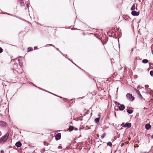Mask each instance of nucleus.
<instances>
[{
	"label": "nucleus",
	"instance_id": "nucleus-1",
	"mask_svg": "<svg viewBox=\"0 0 153 153\" xmlns=\"http://www.w3.org/2000/svg\"><path fill=\"white\" fill-rule=\"evenodd\" d=\"M8 135L9 134L7 133L4 136L2 137L0 139V143H3L5 142L8 138Z\"/></svg>",
	"mask_w": 153,
	"mask_h": 153
},
{
	"label": "nucleus",
	"instance_id": "nucleus-2",
	"mask_svg": "<svg viewBox=\"0 0 153 153\" xmlns=\"http://www.w3.org/2000/svg\"><path fill=\"white\" fill-rule=\"evenodd\" d=\"M127 99L130 101H132L134 99V97L132 96V94L129 93H127L126 95Z\"/></svg>",
	"mask_w": 153,
	"mask_h": 153
},
{
	"label": "nucleus",
	"instance_id": "nucleus-3",
	"mask_svg": "<svg viewBox=\"0 0 153 153\" xmlns=\"http://www.w3.org/2000/svg\"><path fill=\"white\" fill-rule=\"evenodd\" d=\"M131 123H127L125 124L124 123H123L121 124V126L124 127H127L129 128L131 127Z\"/></svg>",
	"mask_w": 153,
	"mask_h": 153
},
{
	"label": "nucleus",
	"instance_id": "nucleus-4",
	"mask_svg": "<svg viewBox=\"0 0 153 153\" xmlns=\"http://www.w3.org/2000/svg\"><path fill=\"white\" fill-rule=\"evenodd\" d=\"M119 106V108L121 111H123L125 109V106L124 105H121L119 103L117 102Z\"/></svg>",
	"mask_w": 153,
	"mask_h": 153
},
{
	"label": "nucleus",
	"instance_id": "nucleus-5",
	"mask_svg": "<svg viewBox=\"0 0 153 153\" xmlns=\"http://www.w3.org/2000/svg\"><path fill=\"white\" fill-rule=\"evenodd\" d=\"M139 12H136L135 10H133L131 12V15L133 16H138L139 15Z\"/></svg>",
	"mask_w": 153,
	"mask_h": 153
},
{
	"label": "nucleus",
	"instance_id": "nucleus-6",
	"mask_svg": "<svg viewBox=\"0 0 153 153\" xmlns=\"http://www.w3.org/2000/svg\"><path fill=\"white\" fill-rule=\"evenodd\" d=\"M61 137V134L60 133H58L56 134L55 136V138L56 140H59Z\"/></svg>",
	"mask_w": 153,
	"mask_h": 153
},
{
	"label": "nucleus",
	"instance_id": "nucleus-7",
	"mask_svg": "<svg viewBox=\"0 0 153 153\" xmlns=\"http://www.w3.org/2000/svg\"><path fill=\"white\" fill-rule=\"evenodd\" d=\"M0 125L2 127H4L6 126V123L4 121H0Z\"/></svg>",
	"mask_w": 153,
	"mask_h": 153
},
{
	"label": "nucleus",
	"instance_id": "nucleus-8",
	"mask_svg": "<svg viewBox=\"0 0 153 153\" xmlns=\"http://www.w3.org/2000/svg\"><path fill=\"white\" fill-rule=\"evenodd\" d=\"M15 145L16 147H19L21 146L22 144L20 142H17L16 143Z\"/></svg>",
	"mask_w": 153,
	"mask_h": 153
},
{
	"label": "nucleus",
	"instance_id": "nucleus-9",
	"mask_svg": "<svg viewBox=\"0 0 153 153\" xmlns=\"http://www.w3.org/2000/svg\"><path fill=\"white\" fill-rule=\"evenodd\" d=\"M135 91H136V93L141 98H142V96L140 94V92L139 91L137 90V89H135Z\"/></svg>",
	"mask_w": 153,
	"mask_h": 153
},
{
	"label": "nucleus",
	"instance_id": "nucleus-10",
	"mask_svg": "<svg viewBox=\"0 0 153 153\" xmlns=\"http://www.w3.org/2000/svg\"><path fill=\"white\" fill-rule=\"evenodd\" d=\"M151 127V126L149 124H147L145 125V128L147 130L149 129Z\"/></svg>",
	"mask_w": 153,
	"mask_h": 153
},
{
	"label": "nucleus",
	"instance_id": "nucleus-11",
	"mask_svg": "<svg viewBox=\"0 0 153 153\" xmlns=\"http://www.w3.org/2000/svg\"><path fill=\"white\" fill-rule=\"evenodd\" d=\"M1 14H5V15H9V16H15V15H13L12 14H9V13H5V12H4V13H0Z\"/></svg>",
	"mask_w": 153,
	"mask_h": 153
},
{
	"label": "nucleus",
	"instance_id": "nucleus-12",
	"mask_svg": "<svg viewBox=\"0 0 153 153\" xmlns=\"http://www.w3.org/2000/svg\"><path fill=\"white\" fill-rule=\"evenodd\" d=\"M100 117L97 118H96V119H95L94 120L95 122L96 123H98L100 120Z\"/></svg>",
	"mask_w": 153,
	"mask_h": 153
},
{
	"label": "nucleus",
	"instance_id": "nucleus-13",
	"mask_svg": "<svg viewBox=\"0 0 153 153\" xmlns=\"http://www.w3.org/2000/svg\"><path fill=\"white\" fill-rule=\"evenodd\" d=\"M33 50V48L31 47H29L27 49V52H29L30 51H32Z\"/></svg>",
	"mask_w": 153,
	"mask_h": 153
},
{
	"label": "nucleus",
	"instance_id": "nucleus-14",
	"mask_svg": "<svg viewBox=\"0 0 153 153\" xmlns=\"http://www.w3.org/2000/svg\"><path fill=\"white\" fill-rule=\"evenodd\" d=\"M148 62V61L147 59H144L142 60L143 63L144 64L147 63Z\"/></svg>",
	"mask_w": 153,
	"mask_h": 153
},
{
	"label": "nucleus",
	"instance_id": "nucleus-15",
	"mask_svg": "<svg viewBox=\"0 0 153 153\" xmlns=\"http://www.w3.org/2000/svg\"><path fill=\"white\" fill-rule=\"evenodd\" d=\"M135 9V5L134 4L133 6L131 7V10H134Z\"/></svg>",
	"mask_w": 153,
	"mask_h": 153
},
{
	"label": "nucleus",
	"instance_id": "nucleus-16",
	"mask_svg": "<svg viewBox=\"0 0 153 153\" xmlns=\"http://www.w3.org/2000/svg\"><path fill=\"white\" fill-rule=\"evenodd\" d=\"M133 111L131 110L128 109L127 110V112L128 114H131L132 113Z\"/></svg>",
	"mask_w": 153,
	"mask_h": 153
},
{
	"label": "nucleus",
	"instance_id": "nucleus-17",
	"mask_svg": "<svg viewBox=\"0 0 153 153\" xmlns=\"http://www.w3.org/2000/svg\"><path fill=\"white\" fill-rule=\"evenodd\" d=\"M20 4L21 6H24V1L23 0H21L20 2Z\"/></svg>",
	"mask_w": 153,
	"mask_h": 153
},
{
	"label": "nucleus",
	"instance_id": "nucleus-18",
	"mask_svg": "<svg viewBox=\"0 0 153 153\" xmlns=\"http://www.w3.org/2000/svg\"><path fill=\"white\" fill-rule=\"evenodd\" d=\"M105 41H106V42H105V43L103 42H102V41L101 40V42H102V44L103 45H104L105 44H106V42H107V41L108 40V39L107 38H105Z\"/></svg>",
	"mask_w": 153,
	"mask_h": 153
},
{
	"label": "nucleus",
	"instance_id": "nucleus-19",
	"mask_svg": "<svg viewBox=\"0 0 153 153\" xmlns=\"http://www.w3.org/2000/svg\"><path fill=\"white\" fill-rule=\"evenodd\" d=\"M107 144L109 146H112V143L111 142H110L107 143Z\"/></svg>",
	"mask_w": 153,
	"mask_h": 153
},
{
	"label": "nucleus",
	"instance_id": "nucleus-20",
	"mask_svg": "<svg viewBox=\"0 0 153 153\" xmlns=\"http://www.w3.org/2000/svg\"><path fill=\"white\" fill-rule=\"evenodd\" d=\"M150 74L152 76H153V71H150Z\"/></svg>",
	"mask_w": 153,
	"mask_h": 153
},
{
	"label": "nucleus",
	"instance_id": "nucleus-21",
	"mask_svg": "<svg viewBox=\"0 0 153 153\" xmlns=\"http://www.w3.org/2000/svg\"><path fill=\"white\" fill-rule=\"evenodd\" d=\"M105 133H104V134H103L102 135V136H101V138H102H102H103L105 136Z\"/></svg>",
	"mask_w": 153,
	"mask_h": 153
},
{
	"label": "nucleus",
	"instance_id": "nucleus-22",
	"mask_svg": "<svg viewBox=\"0 0 153 153\" xmlns=\"http://www.w3.org/2000/svg\"><path fill=\"white\" fill-rule=\"evenodd\" d=\"M3 51V50L2 48L1 47H0V53H1Z\"/></svg>",
	"mask_w": 153,
	"mask_h": 153
},
{
	"label": "nucleus",
	"instance_id": "nucleus-23",
	"mask_svg": "<svg viewBox=\"0 0 153 153\" xmlns=\"http://www.w3.org/2000/svg\"><path fill=\"white\" fill-rule=\"evenodd\" d=\"M149 67H151L152 65L153 66V63H149Z\"/></svg>",
	"mask_w": 153,
	"mask_h": 153
},
{
	"label": "nucleus",
	"instance_id": "nucleus-24",
	"mask_svg": "<svg viewBox=\"0 0 153 153\" xmlns=\"http://www.w3.org/2000/svg\"><path fill=\"white\" fill-rule=\"evenodd\" d=\"M49 46H52V47H53L54 48H55V47L53 45L51 44H49Z\"/></svg>",
	"mask_w": 153,
	"mask_h": 153
},
{
	"label": "nucleus",
	"instance_id": "nucleus-25",
	"mask_svg": "<svg viewBox=\"0 0 153 153\" xmlns=\"http://www.w3.org/2000/svg\"><path fill=\"white\" fill-rule=\"evenodd\" d=\"M19 65L21 67L22 66V63H21L20 62H19Z\"/></svg>",
	"mask_w": 153,
	"mask_h": 153
},
{
	"label": "nucleus",
	"instance_id": "nucleus-26",
	"mask_svg": "<svg viewBox=\"0 0 153 153\" xmlns=\"http://www.w3.org/2000/svg\"><path fill=\"white\" fill-rule=\"evenodd\" d=\"M55 49H56L57 50V51H58L59 52L60 51L59 50V49L58 48H56L55 47Z\"/></svg>",
	"mask_w": 153,
	"mask_h": 153
},
{
	"label": "nucleus",
	"instance_id": "nucleus-27",
	"mask_svg": "<svg viewBox=\"0 0 153 153\" xmlns=\"http://www.w3.org/2000/svg\"><path fill=\"white\" fill-rule=\"evenodd\" d=\"M49 46V44H48V45H46L45 47H48Z\"/></svg>",
	"mask_w": 153,
	"mask_h": 153
},
{
	"label": "nucleus",
	"instance_id": "nucleus-28",
	"mask_svg": "<svg viewBox=\"0 0 153 153\" xmlns=\"http://www.w3.org/2000/svg\"><path fill=\"white\" fill-rule=\"evenodd\" d=\"M0 153H4V151L3 150H1L0 151Z\"/></svg>",
	"mask_w": 153,
	"mask_h": 153
},
{
	"label": "nucleus",
	"instance_id": "nucleus-29",
	"mask_svg": "<svg viewBox=\"0 0 153 153\" xmlns=\"http://www.w3.org/2000/svg\"><path fill=\"white\" fill-rule=\"evenodd\" d=\"M62 147L61 146H59L58 147V149H62Z\"/></svg>",
	"mask_w": 153,
	"mask_h": 153
},
{
	"label": "nucleus",
	"instance_id": "nucleus-30",
	"mask_svg": "<svg viewBox=\"0 0 153 153\" xmlns=\"http://www.w3.org/2000/svg\"><path fill=\"white\" fill-rule=\"evenodd\" d=\"M28 6H29V5L27 4L26 5V7L27 8Z\"/></svg>",
	"mask_w": 153,
	"mask_h": 153
},
{
	"label": "nucleus",
	"instance_id": "nucleus-31",
	"mask_svg": "<svg viewBox=\"0 0 153 153\" xmlns=\"http://www.w3.org/2000/svg\"><path fill=\"white\" fill-rule=\"evenodd\" d=\"M59 52L62 55H63V54L60 51H59Z\"/></svg>",
	"mask_w": 153,
	"mask_h": 153
},
{
	"label": "nucleus",
	"instance_id": "nucleus-32",
	"mask_svg": "<svg viewBox=\"0 0 153 153\" xmlns=\"http://www.w3.org/2000/svg\"><path fill=\"white\" fill-rule=\"evenodd\" d=\"M96 37L97 38H98L99 39V40H101L100 39V38H99L98 37H97V36H96Z\"/></svg>",
	"mask_w": 153,
	"mask_h": 153
},
{
	"label": "nucleus",
	"instance_id": "nucleus-33",
	"mask_svg": "<svg viewBox=\"0 0 153 153\" xmlns=\"http://www.w3.org/2000/svg\"><path fill=\"white\" fill-rule=\"evenodd\" d=\"M34 48L36 50L37 49V47H35Z\"/></svg>",
	"mask_w": 153,
	"mask_h": 153
},
{
	"label": "nucleus",
	"instance_id": "nucleus-34",
	"mask_svg": "<svg viewBox=\"0 0 153 153\" xmlns=\"http://www.w3.org/2000/svg\"><path fill=\"white\" fill-rule=\"evenodd\" d=\"M149 87L148 85H145V87L146 88H148V87Z\"/></svg>",
	"mask_w": 153,
	"mask_h": 153
},
{
	"label": "nucleus",
	"instance_id": "nucleus-35",
	"mask_svg": "<svg viewBox=\"0 0 153 153\" xmlns=\"http://www.w3.org/2000/svg\"><path fill=\"white\" fill-rule=\"evenodd\" d=\"M97 35V34H95V33L94 34V36L95 37L97 36H96Z\"/></svg>",
	"mask_w": 153,
	"mask_h": 153
},
{
	"label": "nucleus",
	"instance_id": "nucleus-36",
	"mask_svg": "<svg viewBox=\"0 0 153 153\" xmlns=\"http://www.w3.org/2000/svg\"><path fill=\"white\" fill-rule=\"evenodd\" d=\"M72 128V129H73H73H74L73 127L72 126H71V127H70V128Z\"/></svg>",
	"mask_w": 153,
	"mask_h": 153
},
{
	"label": "nucleus",
	"instance_id": "nucleus-37",
	"mask_svg": "<svg viewBox=\"0 0 153 153\" xmlns=\"http://www.w3.org/2000/svg\"><path fill=\"white\" fill-rule=\"evenodd\" d=\"M62 28H66V29H68V28H67V27H62Z\"/></svg>",
	"mask_w": 153,
	"mask_h": 153
},
{
	"label": "nucleus",
	"instance_id": "nucleus-38",
	"mask_svg": "<svg viewBox=\"0 0 153 153\" xmlns=\"http://www.w3.org/2000/svg\"><path fill=\"white\" fill-rule=\"evenodd\" d=\"M131 52H132L133 51V48H132L131 49Z\"/></svg>",
	"mask_w": 153,
	"mask_h": 153
},
{
	"label": "nucleus",
	"instance_id": "nucleus-39",
	"mask_svg": "<svg viewBox=\"0 0 153 153\" xmlns=\"http://www.w3.org/2000/svg\"><path fill=\"white\" fill-rule=\"evenodd\" d=\"M74 129L75 130H77V129L76 128H75Z\"/></svg>",
	"mask_w": 153,
	"mask_h": 153
},
{
	"label": "nucleus",
	"instance_id": "nucleus-40",
	"mask_svg": "<svg viewBox=\"0 0 153 153\" xmlns=\"http://www.w3.org/2000/svg\"><path fill=\"white\" fill-rule=\"evenodd\" d=\"M151 137L152 139H153V135H152Z\"/></svg>",
	"mask_w": 153,
	"mask_h": 153
},
{
	"label": "nucleus",
	"instance_id": "nucleus-41",
	"mask_svg": "<svg viewBox=\"0 0 153 153\" xmlns=\"http://www.w3.org/2000/svg\"><path fill=\"white\" fill-rule=\"evenodd\" d=\"M114 115H115V116L116 117V113H115H115Z\"/></svg>",
	"mask_w": 153,
	"mask_h": 153
},
{
	"label": "nucleus",
	"instance_id": "nucleus-42",
	"mask_svg": "<svg viewBox=\"0 0 153 153\" xmlns=\"http://www.w3.org/2000/svg\"><path fill=\"white\" fill-rule=\"evenodd\" d=\"M74 64L75 65H76V66H77V67H79L78 66H77L76 64Z\"/></svg>",
	"mask_w": 153,
	"mask_h": 153
},
{
	"label": "nucleus",
	"instance_id": "nucleus-43",
	"mask_svg": "<svg viewBox=\"0 0 153 153\" xmlns=\"http://www.w3.org/2000/svg\"><path fill=\"white\" fill-rule=\"evenodd\" d=\"M152 54L153 55V50H152Z\"/></svg>",
	"mask_w": 153,
	"mask_h": 153
},
{
	"label": "nucleus",
	"instance_id": "nucleus-44",
	"mask_svg": "<svg viewBox=\"0 0 153 153\" xmlns=\"http://www.w3.org/2000/svg\"><path fill=\"white\" fill-rule=\"evenodd\" d=\"M124 143H122V145L123 146V145Z\"/></svg>",
	"mask_w": 153,
	"mask_h": 153
},
{
	"label": "nucleus",
	"instance_id": "nucleus-45",
	"mask_svg": "<svg viewBox=\"0 0 153 153\" xmlns=\"http://www.w3.org/2000/svg\"><path fill=\"white\" fill-rule=\"evenodd\" d=\"M67 59H68V60H70V59H69V58H67Z\"/></svg>",
	"mask_w": 153,
	"mask_h": 153
},
{
	"label": "nucleus",
	"instance_id": "nucleus-46",
	"mask_svg": "<svg viewBox=\"0 0 153 153\" xmlns=\"http://www.w3.org/2000/svg\"><path fill=\"white\" fill-rule=\"evenodd\" d=\"M62 55L63 56H65V55H64V54H63V55Z\"/></svg>",
	"mask_w": 153,
	"mask_h": 153
},
{
	"label": "nucleus",
	"instance_id": "nucleus-47",
	"mask_svg": "<svg viewBox=\"0 0 153 153\" xmlns=\"http://www.w3.org/2000/svg\"><path fill=\"white\" fill-rule=\"evenodd\" d=\"M71 30H73V28H71Z\"/></svg>",
	"mask_w": 153,
	"mask_h": 153
},
{
	"label": "nucleus",
	"instance_id": "nucleus-48",
	"mask_svg": "<svg viewBox=\"0 0 153 153\" xmlns=\"http://www.w3.org/2000/svg\"><path fill=\"white\" fill-rule=\"evenodd\" d=\"M19 19H21V18H19Z\"/></svg>",
	"mask_w": 153,
	"mask_h": 153
},
{
	"label": "nucleus",
	"instance_id": "nucleus-49",
	"mask_svg": "<svg viewBox=\"0 0 153 153\" xmlns=\"http://www.w3.org/2000/svg\"><path fill=\"white\" fill-rule=\"evenodd\" d=\"M144 153H146V152H145Z\"/></svg>",
	"mask_w": 153,
	"mask_h": 153
},
{
	"label": "nucleus",
	"instance_id": "nucleus-50",
	"mask_svg": "<svg viewBox=\"0 0 153 153\" xmlns=\"http://www.w3.org/2000/svg\"><path fill=\"white\" fill-rule=\"evenodd\" d=\"M0 42H1V40H0Z\"/></svg>",
	"mask_w": 153,
	"mask_h": 153
}]
</instances>
